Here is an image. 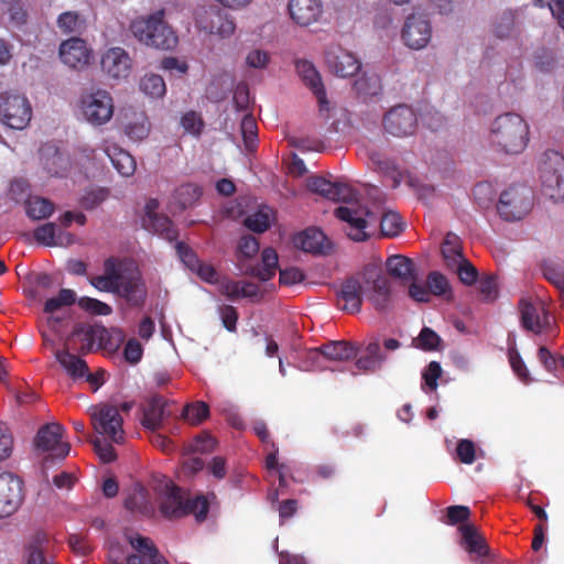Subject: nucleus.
I'll list each match as a JSON object with an SVG mask.
<instances>
[{
  "label": "nucleus",
  "mask_w": 564,
  "mask_h": 564,
  "mask_svg": "<svg viewBox=\"0 0 564 564\" xmlns=\"http://www.w3.org/2000/svg\"><path fill=\"white\" fill-rule=\"evenodd\" d=\"M175 250L182 263L192 272L196 269V267H198L199 262L202 261L199 260L196 252L183 241L176 242Z\"/></svg>",
  "instance_id": "53"
},
{
  "label": "nucleus",
  "mask_w": 564,
  "mask_h": 564,
  "mask_svg": "<svg viewBox=\"0 0 564 564\" xmlns=\"http://www.w3.org/2000/svg\"><path fill=\"white\" fill-rule=\"evenodd\" d=\"M182 416L192 425H199L209 416V406L204 401L187 404L183 409Z\"/></svg>",
  "instance_id": "43"
},
{
  "label": "nucleus",
  "mask_w": 564,
  "mask_h": 564,
  "mask_svg": "<svg viewBox=\"0 0 564 564\" xmlns=\"http://www.w3.org/2000/svg\"><path fill=\"white\" fill-rule=\"evenodd\" d=\"M426 284L430 293L436 296L444 295L449 290V284L445 275L437 271H432L426 278Z\"/></svg>",
  "instance_id": "58"
},
{
  "label": "nucleus",
  "mask_w": 564,
  "mask_h": 564,
  "mask_svg": "<svg viewBox=\"0 0 564 564\" xmlns=\"http://www.w3.org/2000/svg\"><path fill=\"white\" fill-rule=\"evenodd\" d=\"M184 508L186 516L194 514L198 522H203L207 518L209 502L205 496H197L194 499H187Z\"/></svg>",
  "instance_id": "50"
},
{
  "label": "nucleus",
  "mask_w": 564,
  "mask_h": 564,
  "mask_svg": "<svg viewBox=\"0 0 564 564\" xmlns=\"http://www.w3.org/2000/svg\"><path fill=\"white\" fill-rule=\"evenodd\" d=\"M365 297L372 306L383 312L390 307L392 293L388 278L378 272H369L365 275Z\"/></svg>",
  "instance_id": "14"
},
{
  "label": "nucleus",
  "mask_w": 564,
  "mask_h": 564,
  "mask_svg": "<svg viewBox=\"0 0 564 564\" xmlns=\"http://www.w3.org/2000/svg\"><path fill=\"white\" fill-rule=\"evenodd\" d=\"M57 25L63 33L69 34L79 32L83 22L77 12L66 11L58 17Z\"/></svg>",
  "instance_id": "52"
},
{
  "label": "nucleus",
  "mask_w": 564,
  "mask_h": 564,
  "mask_svg": "<svg viewBox=\"0 0 564 564\" xmlns=\"http://www.w3.org/2000/svg\"><path fill=\"white\" fill-rule=\"evenodd\" d=\"M217 284L219 293L231 302L240 299L253 300L260 297L259 286L249 281L223 278Z\"/></svg>",
  "instance_id": "29"
},
{
  "label": "nucleus",
  "mask_w": 564,
  "mask_h": 564,
  "mask_svg": "<svg viewBox=\"0 0 564 564\" xmlns=\"http://www.w3.org/2000/svg\"><path fill=\"white\" fill-rule=\"evenodd\" d=\"M359 354V346L351 341L333 340L307 351V358L315 361L321 356L334 361H348Z\"/></svg>",
  "instance_id": "22"
},
{
  "label": "nucleus",
  "mask_w": 564,
  "mask_h": 564,
  "mask_svg": "<svg viewBox=\"0 0 564 564\" xmlns=\"http://www.w3.org/2000/svg\"><path fill=\"white\" fill-rule=\"evenodd\" d=\"M335 216L347 224L345 231L354 241H365L369 238L367 229L380 220V230L383 237L399 236L404 224L401 216L394 212H386L379 218L378 215L364 206H339L334 212Z\"/></svg>",
  "instance_id": "1"
},
{
  "label": "nucleus",
  "mask_w": 564,
  "mask_h": 564,
  "mask_svg": "<svg viewBox=\"0 0 564 564\" xmlns=\"http://www.w3.org/2000/svg\"><path fill=\"white\" fill-rule=\"evenodd\" d=\"M159 490L160 511L169 519L186 516L185 499L182 490L173 481L164 478L156 488Z\"/></svg>",
  "instance_id": "15"
},
{
  "label": "nucleus",
  "mask_w": 564,
  "mask_h": 564,
  "mask_svg": "<svg viewBox=\"0 0 564 564\" xmlns=\"http://www.w3.org/2000/svg\"><path fill=\"white\" fill-rule=\"evenodd\" d=\"M107 335L108 332L105 327L77 325L72 332L69 340L78 338L80 345L73 347V349L80 355H86L94 349L97 341L99 343V347H101Z\"/></svg>",
  "instance_id": "30"
},
{
  "label": "nucleus",
  "mask_w": 564,
  "mask_h": 564,
  "mask_svg": "<svg viewBox=\"0 0 564 564\" xmlns=\"http://www.w3.org/2000/svg\"><path fill=\"white\" fill-rule=\"evenodd\" d=\"M53 212L54 204L50 199L33 196L26 200V215L34 220L48 218Z\"/></svg>",
  "instance_id": "41"
},
{
  "label": "nucleus",
  "mask_w": 564,
  "mask_h": 564,
  "mask_svg": "<svg viewBox=\"0 0 564 564\" xmlns=\"http://www.w3.org/2000/svg\"><path fill=\"white\" fill-rule=\"evenodd\" d=\"M295 68L305 86L308 87L317 98L319 111L327 112L329 110V102L327 100L326 90L322 77L313 63L306 59H300L295 63Z\"/></svg>",
  "instance_id": "24"
},
{
  "label": "nucleus",
  "mask_w": 564,
  "mask_h": 564,
  "mask_svg": "<svg viewBox=\"0 0 564 564\" xmlns=\"http://www.w3.org/2000/svg\"><path fill=\"white\" fill-rule=\"evenodd\" d=\"M459 545L475 564H484L490 555V546L481 532L474 524L458 527Z\"/></svg>",
  "instance_id": "13"
},
{
  "label": "nucleus",
  "mask_w": 564,
  "mask_h": 564,
  "mask_svg": "<svg viewBox=\"0 0 564 564\" xmlns=\"http://www.w3.org/2000/svg\"><path fill=\"white\" fill-rule=\"evenodd\" d=\"M101 68L111 78H127L131 72V58L123 48L112 47L104 54Z\"/></svg>",
  "instance_id": "28"
},
{
  "label": "nucleus",
  "mask_w": 564,
  "mask_h": 564,
  "mask_svg": "<svg viewBox=\"0 0 564 564\" xmlns=\"http://www.w3.org/2000/svg\"><path fill=\"white\" fill-rule=\"evenodd\" d=\"M432 36V28L424 17L412 14L406 18L402 29V40L405 45L421 50L427 45Z\"/></svg>",
  "instance_id": "21"
},
{
  "label": "nucleus",
  "mask_w": 564,
  "mask_h": 564,
  "mask_svg": "<svg viewBox=\"0 0 564 564\" xmlns=\"http://www.w3.org/2000/svg\"><path fill=\"white\" fill-rule=\"evenodd\" d=\"M181 124L186 132L195 135L200 134L204 127L202 117L195 111L184 113L181 119Z\"/></svg>",
  "instance_id": "62"
},
{
  "label": "nucleus",
  "mask_w": 564,
  "mask_h": 564,
  "mask_svg": "<svg viewBox=\"0 0 564 564\" xmlns=\"http://www.w3.org/2000/svg\"><path fill=\"white\" fill-rule=\"evenodd\" d=\"M387 270L389 274L402 282H408L411 279H416V269L412 259L402 256L393 254L387 259Z\"/></svg>",
  "instance_id": "34"
},
{
  "label": "nucleus",
  "mask_w": 564,
  "mask_h": 564,
  "mask_svg": "<svg viewBox=\"0 0 564 564\" xmlns=\"http://www.w3.org/2000/svg\"><path fill=\"white\" fill-rule=\"evenodd\" d=\"M51 540L46 532L36 531L23 546V561L25 564H55L50 554Z\"/></svg>",
  "instance_id": "23"
},
{
  "label": "nucleus",
  "mask_w": 564,
  "mask_h": 564,
  "mask_svg": "<svg viewBox=\"0 0 564 564\" xmlns=\"http://www.w3.org/2000/svg\"><path fill=\"white\" fill-rule=\"evenodd\" d=\"M140 89L150 97L159 98L165 94L166 87L163 78L160 75L148 74L141 78Z\"/></svg>",
  "instance_id": "44"
},
{
  "label": "nucleus",
  "mask_w": 564,
  "mask_h": 564,
  "mask_svg": "<svg viewBox=\"0 0 564 564\" xmlns=\"http://www.w3.org/2000/svg\"><path fill=\"white\" fill-rule=\"evenodd\" d=\"M126 539L131 547L141 554L149 564H169L150 538L142 536L139 533H127Z\"/></svg>",
  "instance_id": "33"
},
{
  "label": "nucleus",
  "mask_w": 564,
  "mask_h": 564,
  "mask_svg": "<svg viewBox=\"0 0 564 564\" xmlns=\"http://www.w3.org/2000/svg\"><path fill=\"white\" fill-rule=\"evenodd\" d=\"M539 170L544 194L555 202L564 199V178L561 174L564 156L557 151H546Z\"/></svg>",
  "instance_id": "5"
},
{
  "label": "nucleus",
  "mask_w": 564,
  "mask_h": 564,
  "mask_svg": "<svg viewBox=\"0 0 564 564\" xmlns=\"http://www.w3.org/2000/svg\"><path fill=\"white\" fill-rule=\"evenodd\" d=\"M93 425L97 433L107 436L112 442L120 444L124 440L122 417L118 408L109 404L101 405L93 414Z\"/></svg>",
  "instance_id": "11"
},
{
  "label": "nucleus",
  "mask_w": 564,
  "mask_h": 564,
  "mask_svg": "<svg viewBox=\"0 0 564 564\" xmlns=\"http://www.w3.org/2000/svg\"><path fill=\"white\" fill-rule=\"evenodd\" d=\"M134 262L110 257L104 262V274L93 276L90 284L101 292L111 293Z\"/></svg>",
  "instance_id": "16"
},
{
  "label": "nucleus",
  "mask_w": 564,
  "mask_h": 564,
  "mask_svg": "<svg viewBox=\"0 0 564 564\" xmlns=\"http://www.w3.org/2000/svg\"><path fill=\"white\" fill-rule=\"evenodd\" d=\"M441 343V337L430 327H423L416 338V347L422 350H436Z\"/></svg>",
  "instance_id": "56"
},
{
  "label": "nucleus",
  "mask_w": 564,
  "mask_h": 564,
  "mask_svg": "<svg viewBox=\"0 0 564 564\" xmlns=\"http://www.w3.org/2000/svg\"><path fill=\"white\" fill-rule=\"evenodd\" d=\"M202 195L200 188L195 184H183L175 191V200L176 203L185 209L188 206H192Z\"/></svg>",
  "instance_id": "46"
},
{
  "label": "nucleus",
  "mask_w": 564,
  "mask_h": 564,
  "mask_svg": "<svg viewBox=\"0 0 564 564\" xmlns=\"http://www.w3.org/2000/svg\"><path fill=\"white\" fill-rule=\"evenodd\" d=\"M59 57L68 67L82 69L89 63L90 51L84 40L70 37L61 44Z\"/></svg>",
  "instance_id": "27"
},
{
  "label": "nucleus",
  "mask_w": 564,
  "mask_h": 564,
  "mask_svg": "<svg viewBox=\"0 0 564 564\" xmlns=\"http://www.w3.org/2000/svg\"><path fill=\"white\" fill-rule=\"evenodd\" d=\"M195 24L199 31L220 39L230 37L236 31L234 19L217 6L199 8L195 12Z\"/></svg>",
  "instance_id": "6"
},
{
  "label": "nucleus",
  "mask_w": 564,
  "mask_h": 564,
  "mask_svg": "<svg viewBox=\"0 0 564 564\" xmlns=\"http://www.w3.org/2000/svg\"><path fill=\"white\" fill-rule=\"evenodd\" d=\"M78 306L94 315L107 316L112 312L111 306L107 303L88 296L80 297L78 300Z\"/></svg>",
  "instance_id": "54"
},
{
  "label": "nucleus",
  "mask_w": 564,
  "mask_h": 564,
  "mask_svg": "<svg viewBox=\"0 0 564 564\" xmlns=\"http://www.w3.org/2000/svg\"><path fill=\"white\" fill-rule=\"evenodd\" d=\"M111 293L122 297L131 306L141 307L144 304L148 294L147 285L135 263L126 272Z\"/></svg>",
  "instance_id": "10"
},
{
  "label": "nucleus",
  "mask_w": 564,
  "mask_h": 564,
  "mask_svg": "<svg viewBox=\"0 0 564 564\" xmlns=\"http://www.w3.org/2000/svg\"><path fill=\"white\" fill-rule=\"evenodd\" d=\"M76 302V293L70 289H62L57 296L47 299L44 304V312L52 314L64 306H69Z\"/></svg>",
  "instance_id": "48"
},
{
  "label": "nucleus",
  "mask_w": 564,
  "mask_h": 564,
  "mask_svg": "<svg viewBox=\"0 0 564 564\" xmlns=\"http://www.w3.org/2000/svg\"><path fill=\"white\" fill-rule=\"evenodd\" d=\"M470 509L467 506H449L446 509V521L448 525L468 524L470 518Z\"/></svg>",
  "instance_id": "55"
},
{
  "label": "nucleus",
  "mask_w": 564,
  "mask_h": 564,
  "mask_svg": "<svg viewBox=\"0 0 564 564\" xmlns=\"http://www.w3.org/2000/svg\"><path fill=\"white\" fill-rule=\"evenodd\" d=\"M124 132L133 141H142L149 135L150 123L144 112H132L124 126Z\"/></svg>",
  "instance_id": "38"
},
{
  "label": "nucleus",
  "mask_w": 564,
  "mask_h": 564,
  "mask_svg": "<svg viewBox=\"0 0 564 564\" xmlns=\"http://www.w3.org/2000/svg\"><path fill=\"white\" fill-rule=\"evenodd\" d=\"M359 352L355 365L358 370L366 373H372L381 369L387 358L386 355L382 354L377 339L370 341L361 351L359 350Z\"/></svg>",
  "instance_id": "32"
},
{
  "label": "nucleus",
  "mask_w": 564,
  "mask_h": 564,
  "mask_svg": "<svg viewBox=\"0 0 564 564\" xmlns=\"http://www.w3.org/2000/svg\"><path fill=\"white\" fill-rule=\"evenodd\" d=\"M473 195L476 204L482 210H490L494 206V186L489 182L478 183L474 189Z\"/></svg>",
  "instance_id": "47"
},
{
  "label": "nucleus",
  "mask_w": 564,
  "mask_h": 564,
  "mask_svg": "<svg viewBox=\"0 0 564 564\" xmlns=\"http://www.w3.org/2000/svg\"><path fill=\"white\" fill-rule=\"evenodd\" d=\"M288 12L295 24L307 28L322 20L324 3L322 0H289Z\"/></svg>",
  "instance_id": "19"
},
{
  "label": "nucleus",
  "mask_w": 564,
  "mask_h": 564,
  "mask_svg": "<svg viewBox=\"0 0 564 564\" xmlns=\"http://www.w3.org/2000/svg\"><path fill=\"white\" fill-rule=\"evenodd\" d=\"M32 117L29 100L21 95H0V121L15 130L24 129Z\"/></svg>",
  "instance_id": "8"
},
{
  "label": "nucleus",
  "mask_w": 564,
  "mask_h": 564,
  "mask_svg": "<svg viewBox=\"0 0 564 564\" xmlns=\"http://www.w3.org/2000/svg\"><path fill=\"white\" fill-rule=\"evenodd\" d=\"M108 156L115 169L122 176H131L135 172L137 164L129 152L122 149H115L113 153H108Z\"/></svg>",
  "instance_id": "42"
},
{
  "label": "nucleus",
  "mask_w": 564,
  "mask_h": 564,
  "mask_svg": "<svg viewBox=\"0 0 564 564\" xmlns=\"http://www.w3.org/2000/svg\"><path fill=\"white\" fill-rule=\"evenodd\" d=\"M417 118L412 108L399 105L390 109L383 118L384 130L394 137L403 138L414 133Z\"/></svg>",
  "instance_id": "12"
},
{
  "label": "nucleus",
  "mask_w": 564,
  "mask_h": 564,
  "mask_svg": "<svg viewBox=\"0 0 564 564\" xmlns=\"http://www.w3.org/2000/svg\"><path fill=\"white\" fill-rule=\"evenodd\" d=\"M55 358L73 379L83 378L88 372L87 362L80 357L69 352L68 349L57 350Z\"/></svg>",
  "instance_id": "37"
},
{
  "label": "nucleus",
  "mask_w": 564,
  "mask_h": 564,
  "mask_svg": "<svg viewBox=\"0 0 564 564\" xmlns=\"http://www.w3.org/2000/svg\"><path fill=\"white\" fill-rule=\"evenodd\" d=\"M508 359L510 367L518 379L524 384H529L532 382V377L530 375L527 365L524 364L522 357L520 356L518 349L516 347H510L508 349Z\"/></svg>",
  "instance_id": "45"
},
{
  "label": "nucleus",
  "mask_w": 564,
  "mask_h": 564,
  "mask_svg": "<svg viewBox=\"0 0 564 564\" xmlns=\"http://www.w3.org/2000/svg\"><path fill=\"white\" fill-rule=\"evenodd\" d=\"M442 254L447 268L454 269L456 264L464 260L459 237L448 232L442 246Z\"/></svg>",
  "instance_id": "40"
},
{
  "label": "nucleus",
  "mask_w": 564,
  "mask_h": 564,
  "mask_svg": "<svg viewBox=\"0 0 564 564\" xmlns=\"http://www.w3.org/2000/svg\"><path fill=\"white\" fill-rule=\"evenodd\" d=\"M130 29L141 43L151 47L167 51L174 48L178 41L174 30L164 21L163 10L133 20Z\"/></svg>",
  "instance_id": "2"
},
{
  "label": "nucleus",
  "mask_w": 564,
  "mask_h": 564,
  "mask_svg": "<svg viewBox=\"0 0 564 564\" xmlns=\"http://www.w3.org/2000/svg\"><path fill=\"white\" fill-rule=\"evenodd\" d=\"M109 195V191L107 188H96L86 192L80 200L79 204L83 208L87 210H91L99 206Z\"/></svg>",
  "instance_id": "57"
},
{
  "label": "nucleus",
  "mask_w": 564,
  "mask_h": 564,
  "mask_svg": "<svg viewBox=\"0 0 564 564\" xmlns=\"http://www.w3.org/2000/svg\"><path fill=\"white\" fill-rule=\"evenodd\" d=\"M328 68L338 77L355 76L361 68L360 61L347 50L340 46H332L325 55Z\"/></svg>",
  "instance_id": "20"
},
{
  "label": "nucleus",
  "mask_w": 564,
  "mask_h": 564,
  "mask_svg": "<svg viewBox=\"0 0 564 564\" xmlns=\"http://www.w3.org/2000/svg\"><path fill=\"white\" fill-rule=\"evenodd\" d=\"M64 432V427L58 423H47L37 431L34 438L36 448L51 453L44 458L45 464L53 462L55 458L62 460L69 454V443L62 441Z\"/></svg>",
  "instance_id": "7"
},
{
  "label": "nucleus",
  "mask_w": 564,
  "mask_h": 564,
  "mask_svg": "<svg viewBox=\"0 0 564 564\" xmlns=\"http://www.w3.org/2000/svg\"><path fill=\"white\" fill-rule=\"evenodd\" d=\"M166 405V400L161 395L155 394L149 398L142 410V425L152 432L160 430L163 420L170 415L165 410Z\"/></svg>",
  "instance_id": "31"
},
{
  "label": "nucleus",
  "mask_w": 564,
  "mask_h": 564,
  "mask_svg": "<svg viewBox=\"0 0 564 564\" xmlns=\"http://www.w3.org/2000/svg\"><path fill=\"white\" fill-rule=\"evenodd\" d=\"M333 186L329 199L350 203L356 198V191L347 183L334 182Z\"/></svg>",
  "instance_id": "60"
},
{
  "label": "nucleus",
  "mask_w": 564,
  "mask_h": 564,
  "mask_svg": "<svg viewBox=\"0 0 564 564\" xmlns=\"http://www.w3.org/2000/svg\"><path fill=\"white\" fill-rule=\"evenodd\" d=\"M216 440L208 433L203 432L198 434L189 445V452L206 454L210 453L216 447Z\"/></svg>",
  "instance_id": "59"
},
{
  "label": "nucleus",
  "mask_w": 564,
  "mask_h": 564,
  "mask_svg": "<svg viewBox=\"0 0 564 564\" xmlns=\"http://www.w3.org/2000/svg\"><path fill=\"white\" fill-rule=\"evenodd\" d=\"M241 133L245 144L248 149L254 145L257 140L258 127L254 118L251 115H246L241 121Z\"/></svg>",
  "instance_id": "61"
},
{
  "label": "nucleus",
  "mask_w": 564,
  "mask_h": 564,
  "mask_svg": "<svg viewBox=\"0 0 564 564\" xmlns=\"http://www.w3.org/2000/svg\"><path fill=\"white\" fill-rule=\"evenodd\" d=\"M365 291V280L358 278L346 279L337 293V306L344 312L355 314L360 312Z\"/></svg>",
  "instance_id": "25"
},
{
  "label": "nucleus",
  "mask_w": 564,
  "mask_h": 564,
  "mask_svg": "<svg viewBox=\"0 0 564 564\" xmlns=\"http://www.w3.org/2000/svg\"><path fill=\"white\" fill-rule=\"evenodd\" d=\"M23 499L22 481L11 473L0 474V518L11 516Z\"/></svg>",
  "instance_id": "17"
},
{
  "label": "nucleus",
  "mask_w": 564,
  "mask_h": 564,
  "mask_svg": "<svg viewBox=\"0 0 564 564\" xmlns=\"http://www.w3.org/2000/svg\"><path fill=\"white\" fill-rule=\"evenodd\" d=\"M80 104L85 119L94 126L105 124L113 115L112 97L104 89L83 95Z\"/></svg>",
  "instance_id": "9"
},
{
  "label": "nucleus",
  "mask_w": 564,
  "mask_h": 564,
  "mask_svg": "<svg viewBox=\"0 0 564 564\" xmlns=\"http://www.w3.org/2000/svg\"><path fill=\"white\" fill-rule=\"evenodd\" d=\"M295 248L313 254H328L333 250L330 240L318 228H307L293 236Z\"/></svg>",
  "instance_id": "26"
},
{
  "label": "nucleus",
  "mask_w": 564,
  "mask_h": 564,
  "mask_svg": "<svg viewBox=\"0 0 564 564\" xmlns=\"http://www.w3.org/2000/svg\"><path fill=\"white\" fill-rule=\"evenodd\" d=\"M34 239L44 246L54 247L62 246L63 241H57L56 225L54 223H46L39 226L34 230Z\"/></svg>",
  "instance_id": "49"
},
{
  "label": "nucleus",
  "mask_w": 564,
  "mask_h": 564,
  "mask_svg": "<svg viewBox=\"0 0 564 564\" xmlns=\"http://www.w3.org/2000/svg\"><path fill=\"white\" fill-rule=\"evenodd\" d=\"M529 142V126L512 112L496 118V145L506 154H520Z\"/></svg>",
  "instance_id": "3"
},
{
  "label": "nucleus",
  "mask_w": 564,
  "mask_h": 564,
  "mask_svg": "<svg viewBox=\"0 0 564 564\" xmlns=\"http://www.w3.org/2000/svg\"><path fill=\"white\" fill-rule=\"evenodd\" d=\"M259 241L251 235L242 236L238 242V252L241 258H252L259 252Z\"/></svg>",
  "instance_id": "63"
},
{
  "label": "nucleus",
  "mask_w": 564,
  "mask_h": 564,
  "mask_svg": "<svg viewBox=\"0 0 564 564\" xmlns=\"http://www.w3.org/2000/svg\"><path fill=\"white\" fill-rule=\"evenodd\" d=\"M245 226L253 232L262 234L270 228V215L260 209L246 217Z\"/></svg>",
  "instance_id": "51"
},
{
  "label": "nucleus",
  "mask_w": 564,
  "mask_h": 564,
  "mask_svg": "<svg viewBox=\"0 0 564 564\" xmlns=\"http://www.w3.org/2000/svg\"><path fill=\"white\" fill-rule=\"evenodd\" d=\"M142 226L167 241H174L178 237V231L173 221L165 215L149 216L142 218Z\"/></svg>",
  "instance_id": "35"
},
{
  "label": "nucleus",
  "mask_w": 564,
  "mask_h": 564,
  "mask_svg": "<svg viewBox=\"0 0 564 564\" xmlns=\"http://www.w3.org/2000/svg\"><path fill=\"white\" fill-rule=\"evenodd\" d=\"M354 89L357 95L366 100L381 94V79L377 74H364L354 83Z\"/></svg>",
  "instance_id": "39"
},
{
  "label": "nucleus",
  "mask_w": 564,
  "mask_h": 564,
  "mask_svg": "<svg viewBox=\"0 0 564 564\" xmlns=\"http://www.w3.org/2000/svg\"><path fill=\"white\" fill-rule=\"evenodd\" d=\"M521 325L524 329L534 334L542 333L549 325V315L541 300L533 301L530 297H522L519 301Z\"/></svg>",
  "instance_id": "18"
},
{
  "label": "nucleus",
  "mask_w": 564,
  "mask_h": 564,
  "mask_svg": "<svg viewBox=\"0 0 564 564\" xmlns=\"http://www.w3.org/2000/svg\"><path fill=\"white\" fill-rule=\"evenodd\" d=\"M278 253L273 248H264L261 253V265L251 267L246 274L256 276L261 281H269L275 275L278 269Z\"/></svg>",
  "instance_id": "36"
},
{
  "label": "nucleus",
  "mask_w": 564,
  "mask_h": 564,
  "mask_svg": "<svg viewBox=\"0 0 564 564\" xmlns=\"http://www.w3.org/2000/svg\"><path fill=\"white\" fill-rule=\"evenodd\" d=\"M454 269H456L462 283L470 285L476 282L477 270L466 258L459 261Z\"/></svg>",
  "instance_id": "64"
},
{
  "label": "nucleus",
  "mask_w": 564,
  "mask_h": 564,
  "mask_svg": "<svg viewBox=\"0 0 564 564\" xmlns=\"http://www.w3.org/2000/svg\"><path fill=\"white\" fill-rule=\"evenodd\" d=\"M534 204L533 189L523 183H514L500 193L496 210L507 221L520 220L527 216Z\"/></svg>",
  "instance_id": "4"
}]
</instances>
